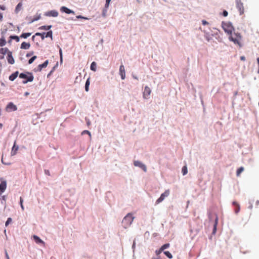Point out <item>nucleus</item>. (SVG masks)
<instances>
[{
  "label": "nucleus",
  "mask_w": 259,
  "mask_h": 259,
  "mask_svg": "<svg viewBox=\"0 0 259 259\" xmlns=\"http://www.w3.org/2000/svg\"><path fill=\"white\" fill-rule=\"evenodd\" d=\"M134 217L131 213H127L123 218L122 224L124 228L129 227L134 221Z\"/></svg>",
  "instance_id": "f257e3e1"
},
{
  "label": "nucleus",
  "mask_w": 259,
  "mask_h": 259,
  "mask_svg": "<svg viewBox=\"0 0 259 259\" xmlns=\"http://www.w3.org/2000/svg\"><path fill=\"white\" fill-rule=\"evenodd\" d=\"M19 77L22 79H24L22 82L24 84L27 83L28 82H31L34 79V77L32 73L27 72L26 73H21L19 75Z\"/></svg>",
  "instance_id": "f03ea898"
},
{
  "label": "nucleus",
  "mask_w": 259,
  "mask_h": 259,
  "mask_svg": "<svg viewBox=\"0 0 259 259\" xmlns=\"http://www.w3.org/2000/svg\"><path fill=\"white\" fill-rule=\"evenodd\" d=\"M241 38L242 37L240 33H234L229 37V39L233 41L235 44L238 45L239 47H241Z\"/></svg>",
  "instance_id": "7ed1b4c3"
},
{
  "label": "nucleus",
  "mask_w": 259,
  "mask_h": 259,
  "mask_svg": "<svg viewBox=\"0 0 259 259\" xmlns=\"http://www.w3.org/2000/svg\"><path fill=\"white\" fill-rule=\"evenodd\" d=\"M236 7L238 9L240 15H242L244 12L243 4L241 0H236Z\"/></svg>",
  "instance_id": "20e7f679"
},
{
  "label": "nucleus",
  "mask_w": 259,
  "mask_h": 259,
  "mask_svg": "<svg viewBox=\"0 0 259 259\" xmlns=\"http://www.w3.org/2000/svg\"><path fill=\"white\" fill-rule=\"evenodd\" d=\"M151 93V90L148 86H146L143 93V97L145 99H148Z\"/></svg>",
  "instance_id": "39448f33"
},
{
  "label": "nucleus",
  "mask_w": 259,
  "mask_h": 259,
  "mask_svg": "<svg viewBox=\"0 0 259 259\" xmlns=\"http://www.w3.org/2000/svg\"><path fill=\"white\" fill-rule=\"evenodd\" d=\"M169 195V190H167L164 193L161 194L160 197L156 200V204H158L161 202L166 197Z\"/></svg>",
  "instance_id": "423d86ee"
},
{
  "label": "nucleus",
  "mask_w": 259,
  "mask_h": 259,
  "mask_svg": "<svg viewBox=\"0 0 259 259\" xmlns=\"http://www.w3.org/2000/svg\"><path fill=\"white\" fill-rule=\"evenodd\" d=\"M134 164L135 166H138L140 167L141 169H142L144 171L146 172L147 171V167L146 166L142 163L140 161H135L134 162Z\"/></svg>",
  "instance_id": "0eeeda50"
},
{
  "label": "nucleus",
  "mask_w": 259,
  "mask_h": 259,
  "mask_svg": "<svg viewBox=\"0 0 259 259\" xmlns=\"http://www.w3.org/2000/svg\"><path fill=\"white\" fill-rule=\"evenodd\" d=\"M59 13L56 10H51L50 11H48L45 13V16L47 17H56L58 16Z\"/></svg>",
  "instance_id": "6e6552de"
},
{
  "label": "nucleus",
  "mask_w": 259,
  "mask_h": 259,
  "mask_svg": "<svg viewBox=\"0 0 259 259\" xmlns=\"http://www.w3.org/2000/svg\"><path fill=\"white\" fill-rule=\"evenodd\" d=\"M7 30L6 29L3 31L1 33V38H0V47H3L7 44L4 34L7 32Z\"/></svg>",
  "instance_id": "1a4fd4ad"
},
{
  "label": "nucleus",
  "mask_w": 259,
  "mask_h": 259,
  "mask_svg": "<svg viewBox=\"0 0 259 259\" xmlns=\"http://www.w3.org/2000/svg\"><path fill=\"white\" fill-rule=\"evenodd\" d=\"M17 110V106L12 102L9 103L6 107V110L8 111H16Z\"/></svg>",
  "instance_id": "9d476101"
},
{
  "label": "nucleus",
  "mask_w": 259,
  "mask_h": 259,
  "mask_svg": "<svg viewBox=\"0 0 259 259\" xmlns=\"http://www.w3.org/2000/svg\"><path fill=\"white\" fill-rule=\"evenodd\" d=\"M119 74L121 76L122 79H124L125 78V71L124 66L122 64L119 67Z\"/></svg>",
  "instance_id": "9b49d317"
},
{
  "label": "nucleus",
  "mask_w": 259,
  "mask_h": 259,
  "mask_svg": "<svg viewBox=\"0 0 259 259\" xmlns=\"http://www.w3.org/2000/svg\"><path fill=\"white\" fill-rule=\"evenodd\" d=\"M18 149H19V146L16 145V141H15L14 142V145L12 148V150H11V156L15 155L17 153Z\"/></svg>",
  "instance_id": "f8f14e48"
},
{
  "label": "nucleus",
  "mask_w": 259,
  "mask_h": 259,
  "mask_svg": "<svg viewBox=\"0 0 259 259\" xmlns=\"http://www.w3.org/2000/svg\"><path fill=\"white\" fill-rule=\"evenodd\" d=\"M7 183L5 181H3L0 183V194L3 193L6 189Z\"/></svg>",
  "instance_id": "ddd939ff"
},
{
  "label": "nucleus",
  "mask_w": 259,
  "mask_h": 259,
  "mask_svg": "<svg viewBox=\"0 0 259 259\" xmlns=\"http://www.w3.org/2000/svg\"><path fill=\"white\" fill-rule=\"evenodd\" d=\"M223 27L225 32H226L228 34H232V27L231 26L228 25L227 24H224L223 26Z\"/></svg>",
  "instance_id": "4468645a"
},
{
  "label": "nucleus",
  "mask_w": 259,
  "mask_h": 259,
  "mask_svg": "<svg viewBox=\"0 0 259 259\" xmlns=\"http://www.w3.org/2000/svg\"><path fill=\"white\" fill-rule=\"evenodd\" d=\"M7 60L9 64H13L15 63V60L12 56V52H9V54L7 56Z\"/></svg>",
  "instance_id": "2eb2a0df"
},
{
  "label": "nucleus",
  "mask_w": 259,
  "mask_h": 259,
  "mask_svg": "<svg viewBox=\"0 0 259 259\" xmlns=\"http://www.w3.org/2000/svg\"><path fill=\"white\" fill-rule=\"evenodd\" d=\"M60 10L62 12H64L66 14H74V12L66 7L63 6L61 8Z\"/></svg>",
  "instance_id": "dca6fc26"
},
{
  "label": "nucleus",
  "mask_w": 259,
  "mask_h": 259,
  "mask_svg": "<svg viewBox=\"0 0 259 259\" xmlns=\"http://www.w3.org/2000/svg\"><path fill=\"white\" fill-rule=\"evenodd\" d=\"M33 238L35 241V242L37 244H42L45 245V242L42 241L39 237L36 235H33Z\"/></svg>",
  "instance_id": "f3484780"
},
{
  "label": "nucleus",
  "mask_w": 259,
  "mask_h": 259,
  "mask_svg": "<svg viewBox=\"0 0 259 259\" xmlns=\"http://www.w3.org/2000/svg\"><path fill=\"white\" fill-rule=\"evenodd\" d=\"M30 47V44L28 42H23L21 45V49H28Z\"/></svg>",
  "instance_id": "a211bd4d"
},
{
  "label": "nucleus",
  "mask_w": 259,
  "mask_h": 259,
  "mask_svg": "<svg viewBox=\"0 0 259 259\" xmlns=\"http://www.w3.org/2000/svg\"><path fill=\"white\" fill-rule=\"evenodd\" d=\"M48 63H49V61L48 60H46V61H45L42 64H39L38 66V70L39 71H41V69L43 68H45L47 66L48 64Z\"/></svg>",
  "instance_id": "6ab92c4d"
},
{
  "label": "nucleus",
  "mask_w": 259,
  "mask_h": 259,
  "mask_svg": "<svg viewBox=\"0 0 259 259\" xmlns=\"http://www.w3.org/2000/svg\"><path fill=\"white\" fill-rule=\"evenodd\" d=\"M19 74L18 71H16L15 72L12 73L9 77V79L11 81H14L18 76Z\"/></svg>",
  "instance_id": "aec40b11"
},
{
  "label": "nucleus",
  "mask_w": 259,
  "mask_h": 259,
  "mask_svg": "<svg viewBox=\"0 0 259 259\" xmlns=\"http://www.w3.org/2000/svg\"><path fill=\"white\" fill-rule=\"evenodd\" d=\"M9 52H11L7 48H1L0 49V54L5 55L7 54H9Z\"/></svg>",
  "instance_id": "412c9836"
},
{
  "label": "nucleus",
  "mask_w": 259,
  "mask_h": 259,
  "mask_svg": "<svg viewBox=\"0 0 259 259\" xmlns=\"http://www.w3.org/2000/svg\"><path fill=\"white\" fill-rule=\"evenodd\" d=\"M46 34V33L45 32H43V33H39V32H37L34 35H33L32 37V39L33 40L34 37H35V36L36 35V36H40L41 38V39L43 40L45 38V35Z\"/></svg>",
  "instance_id": "4be33fe9"
},
{
  "label": "nucleus",
  "mask_w": 259,
  "mask_h": 259,
  "mask_svg": "<svg viewBox=\"0 0 259 259\" xmlns=\"http://www.w3.org/2000/svg\"><path fill=\"white\" fill-rule=\"evenodd\" d=\"M22 6V4L21 3H19L17 5L16 7L15 8V10L16 13H18L21 10Z\"/></svg>",
  "instance_id": "5701e85b"
},
{
  "label": "nucleus",
  "mask_w": 259,
  "mask_h": 259,
  "mask_svg": "<svg viewBox=\"0 0 259 259\" xmlns=\"http://www.w3.org/2000/svg\"><path fill=\"white\" fill-rule=\"evenodd\" d=\"M52 27V25H48V26H41L38 28L39 30H49L51 29Z\"/></svg>",
  "instance_id": "b1692460"
},
{
  "label": "nucleus",
  "mask_w": 259,
  "mask_h": 259,
  "mask_svg": "<svg viewBox=\"0 0 259 259\" xmlns=\"http://www.w3.org/2000/svg\"><path fill=\"white\" fill-rule=\"evenodd\" d=\"M45 37H50L51 39H53V32L52 30H50L47 33H46V34L45 35Z\"/></svg>",
  "instance_id": "393cba45"
},
{
  "label": "nucleus",
  "mask_w": 259,
  "mask_h": 259,
  "mask_svg": "<svg viewBox=\"0 0 259 259\" xmlns=\"http://www.w3.org/2000/svg\"><path fill=\"white\" fill-rule=\"evenodd\" d=\"M97 64L95 62H93L91 65V69L93 71H96Z\"/></svg>",
  "instance_id": "a878e982"
},
{
  "label": "nucleus",
  "mask_w": 259,
  "mask_h": 259,
  "mask_svg": "<svg viewBox=\"0 0 259 259\" xmlns=\"http://www.w3.org/2000/svg\"><path fill=\"white\" fill-rule=\"evenodd\" d=\"M90 78H89L86 81L85 84V90L86 92H88L89 90V85H90Z\"/></svg>",
  "instance_id": "bb28decb"
},
{
  "label": "nucleus",
  "mask_w": 259,
  "mask_h": 259,
  "mask_svg": "<svg viewBox=\"0 0 259 259\" xmlns=\"http://www.w3.org/2000/svg\"><path fill=\"white\" fill-rule=\"evenodd\" d=\"M31 33H22L20 37L21 38H27L28 37L30 36L31 35Z\"/></svg>",
  "instance_id": "cd10ccee"
},
{
  "label": "nucleus",
  "mask_w": 259,
  "mask_h": 259,
  "mask_svg": "<svg viewBox=\"0 0 259 259\" xmlns=\"http://www.w3.org/2000/svg\"><path fill=\"white\" fill-rule=\"evenodd\" d=\"M9 38H11V39H14L17 42H18L19 41V37L18 36H16V35H11L10 36Z\"/></svg>",
  "instance_id": "c85d7f7f"
},
{
  "label": "nucleus",
  "mask_w": 259,
  "mask_h": 259,
  "mask_svg": "<svg viewBox=\"0 0 259 259\" xmlns=\"http://www.w3.org/2000/svg\"><path fill=\"white\" fill-rule=\"evenodd\" d=\"M244 170V168L243 167H240L239 168L236 172L237 176H239L240 174Z\"/></svg>",
  "instance_id": "c756f323"
},
{
  "label": "nucleus",
  "mask_w": 259,
  "mask_h": 259,
  "mask_svg": "<svg viewBox=\"0 0 259 259\" xmlns=\"http://www.w3.org/2000/svg\"><path fill=\"white\" fill-rule=\"evenodd\" d=\"M164 254L169 258L171 259L172 258V255L168 251H164Z\"/></svg>",
  "instance_id": "7c9ffc66"
},
{
  "label": "nucleus",
  "mask_w": 259,
  "mask_h": 259,
  "mask_svg": "<svg viewBox=\"0 0 259 259\" xmlns=\"http://www.w3.org/2000/svg\"><path fill=\"white\" fill-rule=\"evenodd\" d=\"M182 173H183V175H186L187 174L188 170H187V167L186 166H184L182 167Z\"/></svg>",
  "instance_id": "2f4dec72"
},
{
  "label": "nucleus",
  "mask_w": 259,
  "mask_h": 259,
  "mask_svg": "<svg viewBox=\"0 0 259 259\" xmlns=\"http://www.w3.org/2000/svg\"><path fill=\"white\" fill-rule=\"evenodd\" d=\"M169 243H166V244H164V245H163L162 246H161V247H160L161 248V250H162L163 251L168 248L169 247Z\"/></svg>",
  "instance_id": "473e14b6"
},
{
  "label": "nucleus",
  "mask_w": 259,
  "mask_h": 259,
  "mask_svg": "<svg viewBox=\"0 0 259 259\" xmlns=\"http://www.w3.org/2000/svg\"><path fill=\"white\" fill-rule=\"evenodd\" d=\"M218 218L217 217L215 219V223H214V225L213 230V233H214L215 232V231H216L217 226V224H218Z\"/></svg>",
  "instance_id": "72a5a7b5"
},
{
  "label": "nucleus",
  "mask_w": 259,
  "mask_h": 259,
  "mask_svg": "<svg viewBox=\"0 0 259 259\" xmlns=\"http://www.w3.org/2000/svg\"><path fill=\"white\" fill-rule=\"evenodd\" d=\"M23 199L22 197H20V204L21 205V207L22 208V210H24V206H23Z\"/></svg>",
  "instance_id": "f704fd0d"
},
{
  "label": "nucleus",
  "mask_w": 259,
  "mask_h": 259,
  "mask_svg": "<svg viewBox=\"0 0 259 259\" xmlns=\"http://www.w3.org/2000/svg\"><path fill=\"white\" fill-rule=\"evenodd\" d=\"M37 58V57L36 56H33L31 58H30L29 61H28V63L29 64H31L33 63V62L36 59V58Z\"/></svg>",
  "instance_id": "c9c22d12"
},
{
  "label": "nucleus",
  "mask_w": 259,
  "mask_h": 259,
  "mask_svg": "<svg viewBox=\"0 0 259 259\" xmlns=\"http://www.w3.org/2000/svg\"><path fill=\"white\" fill-rule=\"evenodd\" d=\"M12 222V219L10 218H9L8 219H7V221H6V224H5V225L6 226H7L10 223H11Z\"/></svg>",
  "instance_id": "e433bc0d"
},
{
  "label": "nucleus",
  "mask_w": 259,
  "mask_h": 259,
  "mask_svg": "<svg viewBox=\"0 0 259 259\" xmlns=\"http://www.w3.org/2000/svg\"><path fill=\"white\" fill-rule=\"evenodd\" d=\"M163 251L162 250H161V248H159V249L158 250H156L155 251V253L157 255H158L159 254H160Z\"/></svg>",
  "instance_id": "4c0bfd02"
},
{
  "label": "nucleus",
  "mask_w": 259,
  "mask_h": 259,
  "mask_svg": "<svg viewBox=\"0 0 259 259\" xmlns=\"http://www.w3.org/2000/svg\"><path fill=\"white\" fill-rule=\"evenodd\" d=\"M59 54H60V60H61V61H62V51L61 49H60L59 50Z\"/></svg>",
  "instance_id": "58836bf2"
},
{
  "label": "nucleus",
  "mask_w": 259,
  "mask_h": 259,
  "mask_svg": "<svg viewBox=\"0 0 259 259\" xmlns=\"http://www.w3.org/2000/svg\"><path fill=\"white\" fill-rule=\"evenodd\" d=\"M33 52H30L26 54V57H29L32 56L33 54Z\"/></svg>",
  "instance_id": "ea45409f"
},
{
  "label": "nucleus",
  "mask_w": 259,
  "mask_h": 259,
  "mask_svg": "<svg viewBox=\"0 0 259 259\" xmlns=\"http://www.w3.org/2000/svg\"><path fill=\"white\" fill-rule=\"evenodd\" d=\"M228 12L226 10L224 11H223V15L224 16V17H226L228 16Z\"/></svg>",
  "instance_id": "a19ab883"
},
{
  "label": "nucleus",
  "mask_w": 259,
  "mask_h": 259,
  "mask_svg": "<svg viewBox=\"0 0 259 259\" xmlns=\"http://www.w3.org/2000/svg\"><path fill=\"white\" fill-rule=\"evenodd\" d=\"M202 23L204 25L209 24L208 22H207L206 21L204 20L202 21Z\"/></svg>",
  "instance_id": "79ce46f5"
},
{
  "label": "nucleus",
  "mask_w": 259,
  "mask_h": 259,
  "mask_svg": "<svg viewBox=\"0 0 259 259\" xmlns=\"http://www.w3.org/2000/svg\"><path fill=\"white\" fill-rule=\"evenodd\" d=\"M45 173L48 176L50 175V172L49 170H47V169L45 170Z\"/></svg>",
  "instance_id": "37998d69"
},
{
  "label": "nucleus",
  "mask_w": 259,
  "mask_h": 259,
  "mask_svg": "<svg viewBox=\"0 0 259 259\" xmlns=\"http://www.w3.org/2000/svg\"><path fill=\"white\" fill-rule=\"evenodd\" d=\"M6 7L4 6L0 5V9L2 10H6Z\"/></svg>",
  "instance_id": "c03bdc74"
},
{
  "label": "nucleus",
  "mask_w": 259,
  "mask_h": 259,
  "mask_svg": "<svg viewBox=\"0 0 259 259\" xmlns=\"http://www.w3.org/2000/svg\"><path fill=\"white\" fill-rule=\"evenodd\" d=\"M84 133H85V134H89L90 136H91V133H90V132L89 131H86V130H85V131H84L82 132V134H84Z\"/></svg>",
  "instance_id": "a18cd8bd"
},
{
  "label": "nucleus",
  "mask_w": 259,
  "mask_h": 259,
  "mask_svg": "<svg viewBox=\"0 0 259 259\" xmlns=\"http://www.w3.org/2000/svg\"><path fill=\"white\" fill-rule=\"evenodd\" d=\"M255 205L256 207H257L259 205V200H256L255 202Z\"/></svg>",
  "instance_id": "49530a36"
},
{
  "label": "nucleus",
  "mask_w": 259,
  "mask_h": 259,
  "mask_svg": "<svg viewBox=\"0 0 259 259\" xmlns=\"http://www.w3.org/2000/svg\"><path fill=\"white\" fill-rule=\"evenodd\" d=\"M3 20V14L0 13V22L2 21Z\"/></svg>",
  "instance_id": "de8ad7c7"
},
{
  "label": "nucleus",
  "mask_w": 259,
  "mask_h": 259,
  "mask_svg": "<svg viewBox=\"0 0 259 259\" xmlns=\"http://www.w3.org/2000/svg\"><path fill=\"white\" fill-rule=\"evenodd\" d=\"M2 163H4V164H6V165H9V164H10V163H6V162H5L4 161V160H3V157H2Z\"/></svg>",
  "instance_id": "09e8293b"
},
{
  "label": "nucleus",
  "mask_w": 259,
  "mask_h": 259,
  "mask_svg": "<svg viewBox=\"0 0 259 259\" xmlns=\"http://www.w3.org/2000/svg\"><path fill=\"white\" fill-rule=\"evenodd\" d=\"M40 18V17H37V18H34L33 20H32V22H33V21H37L38 20H39Z\"/></svg>",
  "instance_id": "8fccbe9b"
},
{
  "label": "nucleus",
  "mask_w": 259,
  "mask_h": 259,
  "mask_svg": "<svg viewBox=\"0 0 259 259\" xmlns=\"http://www.w3.org/2000/svg\"><path fill=\"white\" fill-rule=\"evenodd\" d=\"M111 0H106V5L108 6Z\"/></svg>",
  "instance_id": "3c124183"
},
{
  "label": "nucleus",
  "mask_w": 259,
  "mask_h": 259,
  "mask_svg": "<svg viewBox=\"0 0 259 259\" xmlns=\"http://www.w3.org/2000/svg\"><path fill=\"white\" fill-rule=\"evenodd\" d=\"M76 18L77 19H82V18H83V16H81V15H78V16H76Z\"/></svg>",
  "instance_id": "603ef678"
},
{
  "label": "nucleus",
  "mask_w": 259,
  "mask_h": 259,
  "mask_svg": "<svg viewBox=\"0 0 259 259\" xmlns=\"http://www.w3.org/2000/svg\"><path fill=\"white\" fill-rule=\"evenodd\" d=\"M6 256L7 259H10L8 254L7 252H6Z\"/></svg>",
  "instance_id": "864d4df0"
},
{
  "label": "nucleus",
  "mask_w": 259,
  "mask_h": 259,
  "mask_svg": "<svg viewBox=\"0 0 259 259\" xmlns=\"http://www.w3.org/2000/svg\"><path fill=\"white\" fill-rule=\"evenodd\" d=\"M82 19H85V20H88V19H89V18H87V17H83V18H82Z\"/></svg>",
  "instance_id": "5fc2aeb1"
},
{
  "label": "nucleus",
  "mask_w": 259,
  "mask_h": 259,
  "mask_svg": "<svg viewBox=\"0 0 259 259\" xmlns=\"http://www.w3.org/2000/svg\"><path fill=\"white\" fill-rule=\"evenodd\" d=\"M12 39H11V38H10V39L8 40V43L11 44L12 42Z\"/></svg>",
  "instance_id": "6e6d98bb"
},
{
  "label": "nucleus",
  "mask_w": 259,
  "mask_h": 259,
  "mask_svg": "<svg viewBox=\"0 0 259 259\" xmlns=\"http://www.w3.org/2000/svg\"><path fill=\"white\" fill-rule=\"evenodd\" d=\"M241 59L242 60H245V57H241Z\"/></svg>",
  "instance_id": "4d7b16f0"
},
{
  "label": "nucleus",
  "mask_w": 259,
  "mask_h": 259,
  "mask_svg": "<svg viewBox=\"0 0 259 259\" xmlns=\"http://www.w3.org/2000/svg\"><path fill=\"white\" fill-rule=\"evenodd\" d=\"M135 244H136V243H135V242H134L133 244V248H134V247H135Z\"/></svg>",
  "instance_id": "13d9d810"
},
{
  "label": "nucleus",
  "mask_w": 259,
  "mask_h": 259,
  "mask_svg": "<svg viewBox=\"0 0 259 259\" xmlns=\"http://www.w3.org/2000/svg\"><path fill=\"white\" fill-rule=\"evenodd\" d=\"M257 63L259 65V57L257 58Z\"/></svg>",
  "instance_id": "bf43d9fd"
},
{
  "label": "nucleus",
  "mask_w": 259,
  "mask_h": 259,
  "mask_svg": "<svg viewBox=\"0 0 259 259\" xmlns=\"http://www.w3.org/2000/svg\"><path fill=\"white\" fill-rule=\"evenodd\" d=\"M3 126V124L2 123H0V128H2Z\"/></svg>",
  "instance_id": "052dcab7"
},
{
  "label": "nucleus",
  "mask_w": 259,
  "mask_h": 259,
  "mask_svg": "<svg viewBox=\"0 0 259 259\" xmlns=\"http://www.w3.org/2000/svg\"><path fill=\"white\" fill-rule=\"evenodd\" d=\"M233 204H234V205H238V204H237V203H236V202H233Z\"/></svg>",
  "instance_id": "680f3d73"
},
{
  "label": "nucleus",
  "mask_w": 259,
  "mask_h": 259,
  "mask_svg": "<svg viewBox=\"0 0 259 259\" xmlns=\"http://www.w3.org/2000/svg\"><path fill=\"white\" fill-rule=\"evenodd\" d=\"M28 94H29V93H27V92L25 93V95H28Z\"/></svg>",
  "instance_id": "e2e57ef3"
}]
</instances>
